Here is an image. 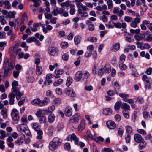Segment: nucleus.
<instances>
[{
    "instance_id": "e433bc0d",
    "label": "nucleus",
    "mask_w": 152,
    "mask_h": 152,
    "mask_svg": "<svg viewBox=\"0 0 152 152\" xmlns=\"http://www.w3.org/2000/svg\"><path fill=\"white\" fill-rule=\"evenodd\" d=\"M140 143L139 145V148L140 150H142L144 148H145L147 144V142L145 141H142L141 142H140Z\"/></svg>"
},
{
    "instance_id": "f257e3e1",
    "label": "nucleus",
    "mask_w": 152,
    "mask_h": 152,
    "mask_svg": "<svg viewBox=\"0 0 152 152\" xmlns=\"http://www.w3.org/2000/svg\"><path fill=\"white\" fill-rule=\"evenodd\" d=\"M62 141V140L58 137H54L52 141L49 142V149L52 151L55 150L61 144Z\"/></svg>"
},
{
    "instance_id": "5701e85b",
    "label": "nucleus",
    "mask_w": 152,
    "mask_h": 152,
    "mask_svg": "<svg viewBox=\"0 0 152 152\" xmlns=\"http://www.w3.org/2000/svg\"><path fill=\"white\" fill-rule=\"evenodd\" d=\"M15 64V61L14 60H11L8 64L7 68L11 70L14 68Z\"/></svg>"
},
{
    "instance_id": "cd10ccee",
    "label": "nucleus",
    "mask_w": 152,
    "mask_h": 152,
    "mask_svg": "<svg viewBox=\"0 0 152 152\" xmlns=\"http://www.w3.org/2000/svg\"><path fill=\"white\" fill-rule=\"evenodd\" d=\"M87 25L88 26V29L91 31H93L95 27L93 24L91 23L89 20H87Z\"/></svg>"
},
{
    "instance_id": "4be33fe9",
    "label": "nucleus",
    "mask_w": 152,
    "mask_h": 152,
    "mask_svg": "<svg viewBox=\"0 0 152 152\" xmlns=\"http://www.w3.org/2000/svg\"><path fill=\"white\" fill-rule=\"evenodd\" d=\"M32 127L35 131H37L41 128V125L38 123L37 122H34L32 123Z\"/></svg>"
},
{
    "instance_id": "4d7b16f0",
    "label": "nucleus",
    "mask_w": 152,
    "mask_h": 152,
    "mask_svg": "<svg viewBox=\"0 0 152 152\" xmlns=\"http://www.w3.org/2000/svg\"><path fill=\"white\" fill-rule=\"evenodd\" d=\"M51 39L49 37L47 38L45 41V44L48 46H50L51 43Z\"/></svg>"
},
{
    "instance_id": "b1692460",
    "label": "nucleus",
    "mask_w": 152,
    "mask_h": 152,
    "mask_svg": "<svg viewBox=\"0 0 152 152\" xmlns=\"http://www.w3.org/2000/svg\"><path fill=\"white\" fill-rule=\"evenodd\" d=\"M55 106L53 105L49 107L48 109L44 110V111L46 113H51L55 110Z\"/></svg>"
},
{
    "instance_id": "473e14b6",
    "label": "nucleus",
    "mask_w": 152,
    "mask_h": 152,
    "mask_svg": "<svg viewBox=\"0 0 152 152\" xmlns=\"http://www.w3.org/2000/svg\"><path fill=\"white\" fill-rule=\"evenodd\" d=\"M55 116L53 114H51L48 117V120L49 122L52 123L55 120Z\"/></svg>"
},
{
    "instance_id": "a878e982",
    "label": "nucleus",
    "mask_w": 152,
    "mask_h": 152,
    "mask_svg": "<svg viewBox=\"0 0 152 152\" xmlns=\"http://www.w3.org/2000/svg\"><path fill=\"white\" fill-rule=\"evenodd\" d=\"M126 131L127 134L130 135H133V129L132 127L129 126H127L125 127Z\"/></svg>"
},
{
    "instance_id": "a19ab883",
    "label": "nucleus",
    "mask_w": 152,
    "mask_h": 152,
    "mask_svg": "<svg viewBox=\"0 0 152 152\" xmlns=\"http://www.w3.org/2000/svg\"><path fill=\"white\" fill-rule=\"evenodd\" d=\"M30 1L34 2V3L33 4V6L34 7H39L40 4L39 3V2H38L39 1L40 2H41V0H29Z\"/></svg>"
},
{
    "instance_id": "c756f323",
    "label": "nucleus",
    "mask_w": 152,
    "mask_h": 152,
    "mask_svg": "<svg viewBox=\"0 0 152 152\" xmlns=\"http://www.w3.org/2000/svg\"><path fill=\"white\" fill-rule=\"evenodd\" d=\"M3 3L5 5V9L10 10L11 8V5L10 4V2L8 0H5L3 1Z\"/></svg>"
},
{
    "instance_id": "864d4df0",
    "label": "nucleus",
    "mask_w": 152,
    "mask_h": 152,
    "mask_svg": "<svg viewBox=\"0 0 152 152\" xmlns=\"http://www.w3.org/2000/svg\"><path fill=\"white\" fill-rule=\"evenodd\" d=\"M112 111L110 108L105 109V115H108L111 114Z\"/></svg>"
},
{
    "instance_id": "8fccbe9b",
    "label": "nucleus",
    "mask_w": 152,
    "mask_h": 152,
    "mask_svg": "<svg viewBox=\"0 0 152 152\" xmlns=\"http://www.w3.org/2000/svg\"><path fill=\"white\" fill-rule=\"evenodd\" d=\"M60 45L61 48L63 49L66 48L68 46V44L66 42H62L61 44Z\"/></svg>"
},
{
    "instance_id": "3c124183",
    "label": "nucleus",
    "mask_w": 152,
    "mask_h": 152,
    "mask_svg": "<svg viewBox=\"0 0 152 152\" xmlns=\"http://www.w3.org/2000/svg\"><path fill=\"white\" fill-rule=\"evenodd\" d=\"M70 1H66L65 2H63L60 4V5L63 7H68L70 5Z\"/></svg>"
},
{
    "instance_id": "6e6d98bb",
    "label": "nucleus",
    "mask_w": 152,
    "mask_h": 152,
    "mask_svg": "<svg viewBox=\"0 0 152 152\" xmlns=\"http://www.w3.org/2000/svg\"><path fill=\"white\" fill-rule=\"evenodd\" d=\"M65 149L67 151H69L71 148L70 145L69 143L66 142L64 145Z\"/></svg>"
},
{
    "instance_id": "9b49d317",
    "label": "nucleus",
    "mask_w": 152,
    "mask_h": 152,
    "mask_svg": "<svg viewBox=\"0 0 152 152\" xmlns=\"http://www.w3.org/2000/svg\"><path fill=\"white\" fill-rule=\"evenodd\" d=\"M16 96L15 94H13L12 92L10 93L8 97L10 98L9 102L10 105H13L14 104V99Z\"/></svg>"
},
{
    "instance_id": "f8f14e48",
    "label": "nucleus",
    "mask_w": 152,
    "mask_h": 152,
    "mask_svg": "<svg viewBox=\"0 0 152 152\" xmlns=\"http://www.w3.org/2000/svg\"><path fill=\"white\" fill-rule=\"evenodd\" d=\"M83 76V73L81 71H78L75 74V80L76 82L80 81L82 78Z\"/></svg>"
},
{
    "instance_id": "a18cd8bd",
    "label": "nucleus",
    "mask_w": 152,
    "mask_h": 152,
    "mask_svg": "<svg viewBox=\"0 0 152 152\" xmlns=\"http://www.w3.org/2000/svg\"><path fill=\"white\" fill-rule=\"evenodd\" d=\"M120 69L121 70H124L126 69L127 68V66L123 63H121L119 65Z\"/></svg>"
},
{
    "instance_id": "f03ea898",
    "label": "nucleus",
    "mask_w": 152,
    "mask_h": 152,
    "mask_svg": "<svg viewBox=\"0 0 152 152\" xmlns=\"http://www.w3.org/2000/svg\"><path fill=\"white\" fill-rule=\"evenodd\" d=\"M47 99V98L45 97L43 100H41L39 98H37L31 101V103L34 106L38 105L40 107L44 106L48 104V102L46 100Z\"/></svg>"
},
{
    "instance_id": "37998d69",
    "label": "nucleus",
    "mask_w": 152,
    "mask_h": 152,
    "mask_svg": "<svg viewBox=\"0 0 152 152\" xmlns=\"http://www.w3.org/2000/svg\"><path fill=\"white\" fill-rule=\"evenodd\" d=\"M107 94L110 96H113L115 95V94H118V93L117 91L115 90V91L113 90H109L107 92Z\"/></svg>"
},
{
    "instance_id": "c85d7f7f",
    "label": "nucleus",
    "mask_w": 152,
    "mask_h": 152,
    "mask_svg": "<svg viewBox=\"0 0 152 152\" xmlns=\"http://www.w3.org/2000/svg\"><path fill=\"white\" fill-rule=\"evenodd\" d=\"M144 43L142 42H136V45H137V47L140 49L141 50H143L145 49V48L143 46Z\"/></svg>"
},
{
    "instance_id": "5fc2aeb1",
    "label": "nucleus",
    "mask_w": 152,
    "mask_h": 152,
    "mask_svg": "<svg viewBox=\"0 0 152 152\" xmlns=\"http://www.w3.org/2000/svg\"><path fill=\"white\" fill-rule=\"evenodd\" d=\"M107 4L108 5V8L109 9L112 8L113 5L112 0H108L107 1Z\"/></svg>"
},
{
    "instance_id": "bb28decb",
    "label": "nucleus",
    "mask_w": 152,
    "mask_h": 152,
    "mask_svg": "<svg viewBox=\"0 0 152 152\" xmlns=\"http://www.w3.org/2000/svg\"><path fill=\"white\" fill-rule=\"evenodd\" d=\"M122 103V102L121 101H118L116 102L114 106V108L115 111H118L119 110Z\"/></svg>"
},
{
    "instance_id": "4468645a",
    "label": "nucleus",
    "mask_w": 152,
    "mask_h": 152,
    "mask_svg": "<svg viewBox=\"0 0 152 152\" xmlns=\"http://www.w3.org/2000/svg\"><path fill=\"white\" fill-rule=\"evenodd\" d=\"M85 120L84 119H82L80 123L78 129L79 131H82L85 127Z\"/></svg>"
},
{
    "instance_id": "f3484780",
    "label": "nucleus",
    "mask_w": 152,
    "mask_h": 152,
    "mask_svg": "<svg viewBox=\"0 0 152 152\" xmlns=\"http://www.w3.org/2000/svg\"><path fill=\"white\" fill-rule=\"evenodd\" d=\"M134 140L137 143L140 142L142 139L141 136L138 134H134Z\"/></svg>"
},
{
    "instance_id": "c03bdc74",
    "label": "nucleus",
    "mask_w": 152,
    "mask_h": 152,
    "mask_svg": "<svg viewBox=\"0 0 152 152\" xmlns=\"http://www.w3.org/2000/svg\"><path fill=\"white\" fill-rule=\"evenodd\" d=\"M16 12L15 11L12 12H10L8 14L9 18H14L16 14Z\"/></svg>"
},
{
    "instance_id": "0eeeda50",
    "label": "nucleus",
    "mask_w": 152,
    "mask_h": 152,
    "mask_svg": "<svg viewBox=\"0 0 152 152\" xmlns=\"http://www.w3.org/2000/svg\"><path fill=\"white\" fill-rule=\"evenodd\" d=\"M48 52L49 55L54 56L58 54V51L56 48L51 47L48 48Z\"/></svg>"
},
{
    "instance_id": "e2e57ef3",
    "label": "nucleus",
    "mask_w": 152,
    "mask_h": 152,
    "mask_svg": "<svg viewBox=\"0 0 152 152\" xmlns=\"http://www.w3.org/2000/svg\"><path fill=\"white\" fill-rule=\"evenodd\" d=\"M69 58V55L67 53H65L62 56V58L64 61H66L68 60Z\"/></svg>"
},
{
    "instance_id": "39448f33",
    "label": "nucleus",
    "mask_w": 152,
    "mask_h": 152,
    "mask_svg": "<svg viewBox=\"0 0 152 152\" xmlns=\"http://www.w3.org/2000/svg\"><path fill=\"white\" fill-rule=\"evenodd\" d=\"M66 140L67 141H71L73 140L74 141L76 145H79V138L77 137L74 133H73L71 135H69L67 137Z\"/></svg>"
},
{
    "instance_id": "393cba45",
    "label": "nucleus",
    "mask_w": 152,
    "mask_h": 152,
    "mask_svg": "<svg viewBox=\"0 0 152 152\" xmlns=\"http://www.w3.org/2000/svg\"><path fill=\"white\" fill-rule=\"evenodd\" d=\"M12 92L15 93V95L19 94H23V92H21L19 90V88L18 87L16 88H12L11 89Z\"/></svg>"
},
{
    "instance_id": "72a5a7b5",
    "label": "nucleus",
    "mask_w": 152,
    "mask_h": 152,
    "mask_svg": "<svg viewBox=\"0 0 152 152\" xmlns=\"http://www.w3.org/2000/svg\"><path fill=\"white\" fill-rule=\"evenodd\" d=\"M119 48L120 44L119 43H117L114 45L111 50L113 52H116L118 50Z\"/></svg>"
},
{
    "instance_id": "79ce46f5",
    "label": "nucleus",
    "mask_w": 152,
    "mask_h": 152,
    "mask_svg": "<svg viewBox=\"0 0 152 152\" xmlns=\"http://www.w3.org/2000/svg\"><path fill=\"white\" fill-rule=\"evenodd\" d=\"M37 132L38 136L37 137V139H41L42 138L43 132L40 129L36 131Z\"/></svg>"
},
{
    "instance_id": "4c0bfd02",
    "label": "nucleus",
    "mask_w": 152,
    "mask_h": 152,
    "mask_svg": "<svg viewBox=\"0 0 152 152\" xmlns=\"http://www.w3.org/2000/svg\"><path fill=\"white\" fill-rule=\"evenodd\" d=\"M121 107L122 109H125L127 110H129L130 108L129 105L127 103H121Z\"/></svg>"
},
{
    "instance_id": "423d86ee",
    "label": "nucleus",
    "mask_w": 152,
    "mask_h": 152,
    "mask_svg": "<svg viewBox=\"0 0 152 152\" xmlns=\"http://www.w3.org/2000/svg\"><path fill=\"white\" fill-rule=\"evenodd\" d=\"M64 91L65 94L67 95L72 97H75L76 95V93L71 88H65L64 90Z\"/></svg>"
},
{
    "instance_id": "20e7f679",
    "label": "nucleus",
    "mask_w": 152,
    "mask_h": 152,
    "mask_svg": "<svg viewBox=\"0 0 152 152\" xmlns=\"http://www.w3.org/2000/svg\"><path fill=\"white\" fill-rule=\"evenodd\" d=\"M11 116L14 121H18L19 119V113L15 108L13 109L11 113Z\"/></svg>"
},
{
    "instance_id": "c9c22d12",
    "label": "nucleus",
    "mask_w": 152,
    "mask_h": 152,
    "mask_svg": "<svg viewBox=\"0 0 152 152\" xmlns=\"http://www.w3.org/2000/svg\"><path fill=\"white\" fill-rule=\"evenodd\" d=\"M81 39V37L80 36L77 35L75 36L74 38V41L75 44L76 45L79 44L80 42Z\"/></svg>"
},
{
    "instance_id": "aec40b11",
    "label": "nucleus",
    "mask_w": 152,
    "mask_h": 152,
    "mask_svg": "<svg viewBox=\"0 0 152 152\" xmlns=\"http://www.w3.org/2000/svg\"><path fill=\"white\" fill-rule=\"evenodd\" d=\"M42 68L41 66H36L35 72L37 75L39 76L41 75L42 72Z\"/></svg>"
},
{
    "instance_id": "7ed1b4c3",
    "label": "nucleus",
    "mask_w": 152,
    "mask_h": 152,
    "mask_svg": "<svg viewBox=\"0 0 152 152\" xmlns=\"http://www.w3.org/2000/svg\"><path fill=\"white\" fill-rule=\"evenodd\" d=\"M65 8L61 7L58 9L57 8L54 9L52 11L51 14L55 16H57L58 14L62 15L64 17H67L69 16V14L68 12L64 11Z\"/></svg>"
},
{
    "instance_id": "0e129e2a",
    "label": "nucleus",
    "mask_w": 152,
    "mask_h": 152,
    "mask_svg": "<svg viewBox=\"0 0 152 152\" xmlns=\"http://www.w3.org/2000/svg\"><path fill=\"white\" fill-rule=\"evenodd\" d=\"M44 15L45 18L47 19H50L52 18V14L47 12H45Z\"/></svg>"
},
{
    "instance_id": "a211bd4d",
    "label": "nucleus",
    "mask_w": 152,
    "mask_h": 152,
    "mask_svg": "<svg viewBox=\"0 0 152 152\" xmlns=\"http://www.w3.org/2000/svg\"><path fill=\"white\" fill-rule=\"evenodd\" d=\"M114 25L117 28H125L126 27L127 25L125 23H121L119 22L117 23H114Z\"/></svg>"
},
{
    "instance_id": "13d9d810",
    "label": "nucleus",
    "mask_w": 152,
    "mask_h": 152,
    "mask_svg": "<svg viewBox=\"0 0 152 152\" xmlns=\"http://www.w3.org/2000/svg\"><path fill=\"white\" fill-rule=\"evenodd\" d=\"M36 38L35 37L32 36L30 37H29L26 39V42L28 43H30L32 42H34Z\"/></svg>"
},
{
    "instance_id": "69168bd1",
    "label": "nucleus",
    "mask_w": 152,
    "mask_h": 152,
    "mask_svg": "<svg viewBox=\"0 0 152 152\" xmlns=\"http://www.w3.org/2000/svg\"><path fill=\"white\" fill-rule=\"evenodd\" d=\"M143 115L144 118L145 119H147L150 116L149 113L146 111H144L143 112Z\"/></svg>"
},
{
    "instance_id": "ea45409f",
    "label": "nucleus",
    "mask_w": 152,
    "mask_h": 152,
    "mask_svg": "<svg viewBox=\"0 0 152 152\" xmlns=\"http://www.w3.org/2000/svg\"><path fill=\"white\" fill-rule=\"evenodd\" d=\"M72 79L71 77L69 76L67 77L66 83V85L67 87H69L70 86L72 83Z\"/></svg>"
},
{
    "instance_id": "dca6fc26",
    "label": "nucleus",
    "mask_w": 152,
    "mask_h": 152,
    "mask_svg": "<svg viewBox=\"0 0 152 152\" xmlns=\"http://www.w3.org/2000/svg\"><path fill=\"white\" fill-rule=\"evenodd\" d=\"M80 118V114L78 113H77L73 115L70 120V121L72 122H74V121H76Z\"/></svg>"
},
{
    "instance_id": "052dcab7",
    "label": "nucleus",
    "mask_w": 152,
    "mask_h": 152,
    "mask_svg": "<svg viewBox=\"0 0 152 152\" xmlns=\"http://www.w3.org/2000/svg\"><path fill=\"white\" fill-rule=\"evenodd\" d=\"M83 78L86 79L89 77L90 74L87 71H85L83 73Z\"/></svg>"
},
{
    "instance_id": "603ef678",
    "label": "nucleus",
    "mask_w": 152,
    "mask_h": 152,
    "mask_svg": "<svg viewBox=\"0 0 152 152\" xmlns=\"http://www.w3.org/2000/svg\"><path fill=\"white\" fill-rule=\"evenodd\" d=\"M65 35V32L63 31H60L58 32V37L59 38L64 37Z\"/></svg>"
},
{
    "instance_id": "de8ad7c7",
    "label": "nucleus",
    "mask_w": 152,
    "mask_h": 152,
    "mask_svg": "<svg viewBox=\"0 0 152 152\" xmlns=\"http://www.w3.org/2000/svg\"><path fill=\"white\" fill-rule=\"evenodd\" d=\"M104 68H102L99 69L98 73V75L101 77L104 75Z\"/></svg>"
},
{
    "instance_id": "2f4dec72",
    "label": "nucleus",
    "mask_w": 152,
    "mask_h": 152,
    "mask_svg": "<svg viewBox=\"0 0 152 152\" xmlns=\"http://www.w3.org/2000/svg\"><path fill=\"white\" fill-rule=\"evenodd\" d=\"M77 12L79 14L81 15L82 17H86L88 16V13L86 12H82L81 9H78Z\"/></svg>"
},
{
    "instance_id": "412c9836",
    "label": "nucleus",
    "mask_w": 152,
    "mask_h": 152,
    "mask_svg": "<svg viewBox=\"0 0 152 152\" xmlns=\"http://www.w3.org/2000/svg\"><path fill=\"white\" fill-rule=\"evenodd\" d=\"M145 37V36L142 34H136L134 36L135 39L137 41L142 40V39L144 38Z\"/></svg>"
},
{
    "instance_id": "774afa93",
    "label": "nucleus",
    "mask_w": 152,
    "mask_h": 152,
    "mask_svg": "<svg viewBox=\"0 0 152 152\" xmlns=\"http://www.w3.org/2000/svg\"><path fill=\"white\" fill-rule=\"evenodd\" d=\"M124 20L126 22H130L132 21L133 18L131 17L126 16L124 17Z\"/></svg>"
},
{
    "instance_id": "ddd939ff",
    "label": "nucleus",
    "mask_w": 152,
    "mask_h": 152,
    "mask_svg": "<svg viewBox=\"0 0 152 152\" xmlns=\"http://www.w3.org/2000/svg\"><path fill=\"white\" fill-rule=\"evenodd\" d=\"M64 114L66 116L68 117L71 116L72 115V108L69 106L66 107Z\"/></svg>"
},
{
    "instance_id": "338daca9",
    "label": "nucleus",
    "mask_w": 152,
    "mask_h": 152,
    "mask_svg": "<svg viewBox=\"0 0 152 152\" xmlns=\"http://www.w3.org/2000/svg\"><path fill=\"white\" fill-rule=\"evenodd\" d=\"M126 56L124 54L121 55L120 58V63H124L125 61Z\"/></svg>"
},
{
    "instance_id": "58836bf2",
    "label": "nucleus",
    "mask_w": 152,
    "mask_h": 152,
    "mask_svg": "<svg viewBox=\"0 0 152 152\" xmlns=\"http://www.w3.org/2000/svg\"><path fill=\"white\" fill-rule=\"evenodd\" d=\"M151 79H149L145 81V88L146 89H150L151 88Z\"/></svg>"
},
{
    "instance_id": "9d476101",
    "label": "nucleus",
    "mask_w": 152,
    "mask_h": 152,
    "mask_svg": "<svg viewBox=\"0 0 152 152\" xmlns=\"http://www.w3.org/2000/svg\"><path fill=\"white\" fill-rule=\"evenodd\" d=\"M7 67H4V72L2 77L5 79L7 77L10 76L12 73L11 70L7 68Z\"/></svg>"
},
{
    "instance_id": "f704fd0d",
    "label": "nucleus",
    "mask_w": 152,
    "mask_h": 152,
    "mask_svg": "<svg viewBox=\"0 0 152 152\" xmlns=\"http://www.w3.org/2000/svg\"><path fill=\"white\" fill-rule=\"evenodd\" d=\"M86 134L87 135L86 137L87 139L88 140H91L93 139V135L90 130H88L87 131Z\"/></svg>"
},
{
    "instance_id": "bf43d9fd",
    "label": "nucleus",
    "mask_w": 152,
    "mask_h": 152,
    "mask_svg": "<svg viewBox=\"0 0 152 152\" xmlns=\"http://www.w3.org/2000/svg\"><path fill=\"white\" fill-rule=\"evenodd\" d=\"M20 71L18 70H14L13 72V75L15 78H17L19 74Z\"/></svg>"
},
{
    "instance_id": "680f3d73",
    "label": "nucleus",
    "mask_w": 152,
    "mask_h": 152,
    "mask_svg": "<svg viewBox=\"0 0 152 152\" xmlns=\"http://www.w3.org/2000/svg\"><path fill=\"white\" fill-rule=\"evenodd\" d=\"M0 134H1L0 138L1 139H4L6 137L5 132L4 131H0Z\"/></svg>"
},
{
    "instance_id": "1a4fd4ad",
    "label": "nucleus",
    "mask_w": 152,
    "mask_h": 152,
    "mask_svg": "<svg viewBox=\"0 0 152 152\" xmlns=\"http://www.w3.org/2000/svg\"><path fill=\"white\" fill-rule=\"evenodd\" d=\"M64 72V70L61 69L57 68L54 71L55 75L54 77L56 78H58L60 77V75H62Z\"/></svg>"
},
{
    "instance_id": "09e8293b",
    "label": "nucleus",
    "mask_w": 152,
    "mask_h": 152,
    "mask_svg": "<svg viewBox=\"0 0 152 152\" xmlns=\"http://www.w3.org/2000/svg\"><path fill=\"white\" fill-rule=\"evenodd\" d=\"M52 82V80L45 78V80L43 83V84L45 86H48L51 84Z\"/></svg>"
},
{
    "instance_id": "7c9ffc66",
    "label": "nucleus",
    "mask_w": 152,
    "mask_h": 152,
    "mask_svg": "<svg viewBox=\"0 0 152 152\" xmlns=\"http://www.w3.org/2000/svg\"><path fill=\"white\" fill-rule=\"evenodd\" d=\"M63 79H59L57 80L54 82L53 85L55 87L58 86L61 84L63 83Z\"/></svg>"
},
{
    "instance_id": "6e6552de",
    "label": "nucleus",
    "mask_w": 152,
    "mask_h": 152,
    "mask_svg": "<svg viewBox=\"0 0 152 152\" xmlns=\"http://www.w3.org/2000/svg\"><path fill=\"white\" fill-rule=\"evenodd\" d=\"M106 125L108 128L111 129H113L116 127L115 122L111 120H109L106 122Z\"/></svg>"
},
{
    "instance_id": "2eb2a0df",
    "label": "nucleus",
    "mask_w": 152,
    "mask_h": 152,
    "mask_svg": "<svg viewBox=\"0 0 152 152\" xmlns=\"http://www.w3.org/2000/svg\"><path fill=\"white\" fill-rule=\"evenodd\" d=\"M23 125H24V124H23L20 126L19 128L20 131H21L22 132H24L27 136H30L31 135V133L29 130L25 128L24 129H22V127Z\"/></svg>"
},
{
    "instance_id": "6ab92c4d",
    "label": "nucleus",
    "mask_w": 152,
    "mask_h": 152,
    "mask_svg": "<svg viewBox=\"0 0 152 152\" xmlns=\"http://www.w3.org/2000/svg\"><path fill=\"white\" fill-rule=\"evenodd\" d=\"M22 19L20 22V24H26L28 20V17L26 13L23 14L22 15Z\"/></svg>"
},
{
    "instance_id": "49530a36",
    "label": "nucleus",
    "mask_w": 152,
    "mask_h": 152,
    "mask_svg": "<svg viewBox=\"0 0 152 152\" xmlns=\"http://www.w3.org/2000/svg\"><path fill=\"white\" fill-rule=\"evenodd\" d=\"M88 40L93 42H95L97 40V38L95 37H90L88 38Z\"/></svg>"
}]
</instances>
